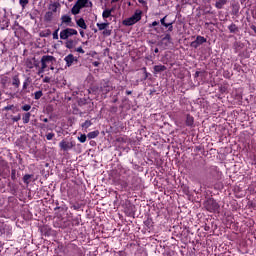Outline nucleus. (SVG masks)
Here are the masks:
<instances>
[{"label": "nucleus", "instance_id": "1", "mask_svg": "<svg viewBox=\"0 0 256 256\" xmlns=\"http://www.w3.org/2000/svg\"><path fill=\"white\" fill-rule=\"evenodd\" d=\"M41 67L38 69V75H43V73H45V69L47 68V65H49V63H57V58H55L54 56L51 55H44L42 56L41 60Z\"/></svg>", "mask_w": 256, "mask_h": 256}, {"label": "nucleus", "instance_id": "2", "mask_svg": "<svg viewBox=\"0 0 256 256\" xmlns=\"http://www.w3.org/2000/svg\"><path fill=\"white\" fill-rule=\"evenodd\" d=\"M102 93V95H107L108 93H111L113 91V85H111V82L109 80H102L100 82V87H93L92 91H99Z\"/></svg>", "mask_w": 256, "mask_h": 256}, {"label": "nucleus", "instance_id": "3", "mask_svg": "<svg viewBox=\"0 0 256 256\" xmlns=\"http://www.w3.org/2000/svg\"><path fill=\"white\" fill-rule=\"evenodd\" d=\"M204 207L210 213H215L216 211H219V203H217V201H215V199H208L204 203Z\"/></svg>", "mask_w": 256, "mask_h": 256}, {"label": "nucleus", "instance_id": "4", "mask_svg": "<svg viewBox=\"0 0 256 256\" xmlns=\"http://www.w3.org/2000/svg\"><path fill=\"white\" fill-rule=\"evenodd\" d=\"M137 21H141V14L139 13H136L132 17L124 20V25H128V26L135 25Z\"/></svg>", "mask_w": 256, "mask_h": 256}, {"label": "nucleus", "instance_id": "5", "mask_svg": "<svg viewBox=\"0 0 256 256\" xmlns=\"http://www.w3.org/2000/svg\"><path fill=\"white\" fill-rule=\"evenodd\" d=\"M77 43H79V40L77 37L73 36L66 40L65 46L67 49H73L77 46Z\"/></svg>", "mask_w": 256, "mask_h": 256}, {"label": "nucleus", "instance_id": "6", "mask_svg": "<svg viewBox=\"0 0 256 256\" xmlns=\"http://www.w3.org/2000/svg\"><path fill=\"white\" fill-rule=\"evenodd\" d=\"M59 147L62 149V151H70V149L73 147V142L62 140L59 143Z\"/></svg>", "mask_w": 256, "mask_h": 256}, {"label": "nucleus", "instance_id": "7", "mask_svg": "<svg viewBox=\"0 0 256 256\" xmlns=\"http://www.w3.org/2000/svg\"><path fill=\"white\" fill-rule=\"evenodd\" d=\"M205 41H207V40L205 39V37H203V36H198V37L196 38V40L191 43V47H194V49H197V47H199V45H203V43H205Z\"/></svg>", "mask_w": 256, "mask_h": 256}, {"label": "nucleus", "instance_id": "8", "mask_svg": "<svg viewBox=\"0 0 256 256\" xmlns=\"http://www.w3.org/2000/svg\"><path fill=\"white\" fill-rule=\"evenodd\" d=\"M64 61L66 62V67H71V65H73V63H75V61L77 62V59L75 58V56H73V54H68L64 58Z\"/></svg>", "mask_w": 256, "mask_h": 256}, {"label": "nucleus", "instance_id": "9", "mask_svg": "<svg viewBox=\"0 0 256 256\" xmlns=\"http://www.w3.org/2000/svg\"><path fill=\"white\" fill-rule=\"evenodd\" d=\"M169 39H171V36H169V34H167L166 37L163 38L162 41L158 45L160 47H163V49H167V47H169V45L171 44V41Z\"/></svg>", "mask_w": 256, "mask_h": 256}, {"label": "nucleus", "instance_id": "10", "mask_svg": "<svg viewBox=\"0 0 256 256\" xmlns=\"http://www.w3.org/2000/svg\"><path fill=\"white\" fill-rule=\"evenodd\" d=\"M92 3L89 0H78L76 2V6H78L80 9H83L85 7H91Z\"/></svg>", "mask_w": 256, "mask_h": 256}, {"label": "nucleus", "instance_id": "11", "mask_svg": "<svg viewBox=\"0 0 256 256\" xmlns=\"http://www.w3.org/2000/svg\"><path fill=\"white\" fill-rule=\"evenodd\" d=\"M61 8V4L59 2H50L48 9L52 13H57V9Z\"/></svg>", "mask_w": 256, "mask_h": 256}, {"label": "nucleus", "instance_id": "12", "mask_svg": "<svg viewBox=\"0 0 256 256\" xmlns=\"http://www.w3.org/2000/svg\"><path fill=\"white\" fill-rule=\"evenodd\" d=\"M12 85L15 87V89H19L21 86V80L19 79V75H14L12 77Z\"/></svg>", "mask_w": 256, "mask_h": 256}, {"label": "nucleus", "instance_id": "13", "mask_svg": "<svg viewBox=\"0 0 256 256\" xmlns=\"http://www.w3.org/2000/svg\"><path fill=\"white\" fill-rule=\"evenodd\" d=\"M154 74L157 75V73H163V71H167V66L165 65H155L154 66Z\"/></svg>", "mask_w": 256, "mask_h": 256}, {"label": "nucleus", "instance_id": "14", "mask_svg": "<svg viewBox=\"0 0 256 256\" xmlns=\"http://www.w3.org/2000/svg\"><path fill=\"white\" fill-rule=\"evenodd\" d=\"M160 23H161V25H163V27H166V29L169 28V31H171V27H172L171 25H173V23L171 21L167 22V16L162 18L160 20Z\"/></svg>", "mask_w": 256, "mask_h": 256}, {"label": "nucleus", "instance_id": "15", "mask_svg": "<svg viewBox=\"0 0 256 256\" xmlns=\"http://www.w3.org/2000/svg\"><path fill=\"white\" fill-rule=\"evenodd\" d=\"M186 125L187 127H193V125H195V118H193V116L188 114L186 116Z\"/></svg>", "mask_w": 256, "mask_h": 256}, {"label": "nucleus", "instance_id": "16", "mask_svg": "<svg viewBox=\"0 0 256 256\" xmlns=\"http://www.w3.org/2000/svg\"><path fill=\"white\" fill-rule=\"evenodd\" d=\"M22 121H23L24 125H27V123H29V121H31V113L30 112L25 113L22 117Z\"/></svg>", "mask_w": 256, "mask_h": 256}, {"label": "nucleus", "instance_id": "17", "mask_svg": "<svg viewBox=\"0 0 256 256\" xmlns=\"http://www.w3.org/2000/svg\"><path fill=\"white\" fill-rule=\"evenodd\" d=\"M87 137L88 139H96V137H99V131L95 130V131L89 132L87 134Z\"/></svg>", "mask_w": 256, "mask_h": 256}, {"label": "nucleus", "instance_id": "18", "mask_svg": "<svg viewBox=\"0 0 256 256\" xmlns=\"http://www.w3.org/2000/svg\"><path fill=\"white\" fill-rule=\"evenodd\" d=\"M75 33H60V38L63 40H68L70 37H73Z\"/></svg>", "mask_w": 256, "mask_h": 256}, {"label": "nucleus", "instance_id": "19", "mask_svg": "<svg viewBox=\"0 0 256 256\" xmlns=\"http://www.w3.org/2000/svg\"><path fill=\"white\" fill-rule=\"evenodd\" d=\"M71 13L72 15H79V13H81V8H79L77 4H75L71 9Z\"/></svg>", "mask_w": 256, "mask_h": 256}, {"label": "nucleus", "instance_id": "20", "mask_svg": "<svg viewBox=\"0 0 256 256\" xmlns=\"http://www.w3.org/2000/svg\"><path fill=\"white\" fill-rule=\"evenodd\" d=\"M45 21H53V12L49 10L44 16Z\"/></svg>", "mask_w": 256, "mask_h": 256}, {"label": "nucleus", "instance_id": "21", "mask_svg": "<svg viewBox=\"0 0 256 256\" xmlns=\"http://www.w3.org/2000/svg\"><path fill=\"white\" fill-rule=\"evenodd\" d=\"M93 125V122L91 120H86L84 123L81 124L82 129H89Z\"/></svg>", "mask_w": 256, "mask_h": 256}, {"label": "nucleus", "instance_id": "22", "mask_svg": "<svg viewBox=\"0 0 256 256\" xmlns=\"http://www.w3.org/2000/svg\"><path fill=\"white\" fill-rule=\"evenodd\" d=\"M144 225H145V227H147L148 229H151V227H153V219L148 218L147 220L144 221Z\"/></svg>", "mask_w": 256, "mask_h": 256}, {"label": "nucleus", "instance_id": "23", "mask_svg": "<svg viewBox=\"0 0 256 256\" xmlns=\"http://www.w3.org/2000/svg\"><path fill=\"white\" fill-rule=\"evenodd\" d=\"M77 25H79L81 29H87V24H85V20L83 18H80L77 21Z\"/></svg>", "mask_w": 256, "mask_h": 256}, {"label": "nucleus", "instance_id": "24", "mask_svg": "<svg viewBox=\"0 0 256 256\" xmlns=\"http://www.w3.org/2000/svg\"><path fill=\"white\" fill-rule=\"evenodd\" d=\"M31 177H33V175H31V174H26V175H24L23 176V183H25V185H29V183H30V179H31Z\"/></svg>", "mask_w": 256, "mask_h": 256}, {"label": "nucleus", "instance_id": "25", "mask_svg": "<svg viewBox=\"0 0 256 256\" xmlns=\"http://www.w3.org/2000/svg\"><path fill=\"white\" fill-rule=\"evenodd\" d=\"M26 67H28V69H33V67H39V64H33V61L27 60Z\"/></svg>", "mask_w": 256, "mask_h": 256}, {"label": "nucleus", "instance_id": "26", "mask_svg": "<svg viewBox=\"0 0 256 256\" xmlns=\"http://www.w3.org/2000/svg\"><path fill=\"white\" fill-rule=\"evenodd\" d=\"M80 224H81V218L79 217L72 218V225H74L75 227H78V225Z\"/></svg>", "mask_w": 256, "mask_h": 256}, {"label": "nucleus", "instance_id": "27", "mask_svg": "<svg viewBox=\"0 0 256 256\" xmlns=\"http://www.w3.org/2000/svg\"><path fill=\"white\" fill-rule=\"evenodd\" d=\"M62 23H71V16L69 15H63L61 17Z\"/></svg>", "mask_w": 256, "mask_h": 256}, {"label": "nucleus", "instance_id": "28", "mask_svg": "<svg viewBox=\"0 0 256 256\" xmlns=\"http://www.w3.org/2000/svg\"><path fill=\"white\" fill-rule=\"evenodd\" d=\"M43 97V91L39 90L34 93V99L38 101V99H41Z\"/></svg>", "mask_w": 256, "mask_h": 256}, {"label": "nucleus", "instance_id": "29", "mask_svg": "<svg viewBox=\"0 0 256 256\" xmlns=\"http://www.w3.org/2000/svg\"><path fill=\"white\" fill-rule=\"evenodd\" d=\"M102 17L104 19H108V17H111V10H104L102 13Z\"/></svg>", "mask_w": 256, "mask_h": 256}, {"label": "nucleus", "instance_id": "30", "mask_svg": "<svg viewBox=\"0 0 256 256\" xmlns=\"http://www.w3.org/2000/svg\"><path fill=\"white\" fill-rule=\"evenodd\" d=\"M3 111H13L15 113V105H7L3 108Z\"/></svg>", "mask_w": 256, "mask_h": 256}, {"label": "nucleus", "instance_id": "31", "mask_svg": "<svg viewBox=\"0 0 256 256\" xmlns=\"http://www.w3.org/2000/svg\"><path fill=\"white\" fill-rule=\"evenodd\" d=\"M29 83H31V78H27L24 82H23V87L22 89L25 90L27 89V87H29Z\"/></svg>", "mask_w": 256, "mask_h": 256}, {"label": "nucleus", "instance_id": "32", "mask_svg": "<svg viewBox=\"0 0 256 256\" xmlns=\"http://www.w3.org/2000/svg\"><path fill=\"white\" fill-rule=\"evenodd\" d=\"M142 71H144V81H147V79H149V76L151 75V73L147 72L146 67H143Z\"/></svg>", "mask_w": 256, "mask_h": 256}, {"label": "nucleus", "instance_id": "33", "mask_svg": "<svg viewBox=\"0 0 256 256\" xmlns=\"http://www.w3.org/2000/svg\"><path fill=\"white\" fill-rule=\"evenodd\" d=\"M78 141H80V143H85V141H87V135L81 134V135L78 137Z\"/></svg>", "mask_w": 256, "mask_h": 256}, {"label": "nucleus", "instance_id": "34", "mask_svg": "<svg viewBox=\"0 0 256 256\" xmlns=\"http://www.w3.org/2000/svg\"><path fill=\"white\" fill-rule=\"evenodd\" d=\"M225 5V0H220L219 2H216L217 9H222Z\"/></svg>", "mask_w": 256, "mask_h": 256}, {"label": "nucleus", "instance_id": "35", "mask_svg": "<svg viewBox=\"0 0 256 256\" xmlns=\"http://www.w3.org/2000/svg\"><path fill=\"white\" fill-rule=\"evenodd\" d=\"M138 181H139V177L133 176L132 181H131V185H133L134 187H137V182Z\"/></svg>", "mask_w": 256, "mask_h": 256}, {"label": "nucleus", "instance_id": "36", "mask_svg": "<svg viewBox=\"0 0 256 256\" xmlns=\"http://www.w3.org/2000/svg\"><path fill=\"white\" fill-rule=\"evenodd\" d=\"M19 3L21 5V7L23 9H25V7H27V5H29V0H20Z\"/></svg>", "mask_w": 256, "mask_h": 256}, {"label": "nucleus", "instance_id": "37", "mask_svg": "<svg viewBox=\"0 0 256 256\" xmlns=\"http://www.w3.org/2000/svg\"><path fill=\"white\" fill-rule=\"evenodd\" d=\"M11 179L12 181H15L17 179V170L15 169L11 170Z\"/></svg>", "mask_w": 256, "mask_h": 256}, {"label": "nucleus", "instance_id": "38", "mask_svg": "<svg viewBox=\"0 0 256 256\" xmlns=\"http://www.w3.org/2000/svg\"><path fill=\"white\" fill-rule=\"evenodd\" d=\"M22 111H31V105L25 104L21 107Z\"/></svg>", "mask_w": 256, "mask_h": 256}, {"label": "nucleus", "instance_id": "39", "mask_svg": "<svg viewBox=\"0 0 256 256\" xmlns=\"http://www.w3.org/2000/svg\"><path fill=\"white\" fill-rule=\"evenodd\" d=\"M12 121L14 123H17V121H21V114H18L17 116H13Z\"/></svg>", "mask_w": 256, "mask_h": 256}, {"label": "nucleus", "instance_id": "40", "mask_svg": "<svg viewBox=\"0 0 256 256\" xmlns=\"http://www.w3.org/2000/svg\"><path fill=\"white\" fill-rule=\"evenodd\" d=\"M53 137H55V133H48V134L46 135L47 141L53 140Z\"/></svg>", "mask_w": 256, "mask_h": 256}, {"label": "nucleus", "instance_id": "41", "mask_svg": "<svg viewBox=\"0 0 256 256\" xmlns=\"http://www.w3.org/2000/svg\"><path fill=\"white\" fill-rule=\"evenodd\" d=\"M61 33H77V32H76V30L67 28V29L63 30Z\"/></svg>", "mask_w": 256, "mask_h": 256}, {"label": "nucleus", "instance_id": "42", "mask_svg": "<svg viewBox=\"0 0 256 256\" xmlns=\"http://www.w3.org/2000/svg\"><path fill=\"white\" fill-rule=\"evenodd\" d=\"M98 27H99L100 31H103V29H105L107 27V24L106 23L98 24Z\"/></svg>", "mask_w": 256, "mask_h": 256}, {"label": "nucleus", "instance_id": "43", "mask_svg": "<svg viewBox=\"0 0 256 256\" xmlns=\"http://www.w3.org/2000/svg\"><path fill=\"white\" fill-rule=\"evenodd\" d=\"M54 65V63H49V64H47V67H49V70L50 71H55V66H53Z\"/></svg>", "mask_w": 256, "mask_h": 256}, {"label": "nucleus", "instance_id": "44", "mask_svg": "<svg viewBox=\"0 0 256 256\" xmlns=\"http://www.w3.org/2000/svg\"><path fill=\"white\" fill-rule=\"evenodd\" d=\"M138 3L143 5V7H147V1H145V0H138Z\"/></svg>", "mask_w": 256, "mask_h": 256}, {"label": "nucleus", "instance_id": "45", "mask_svg": "<svg viewBox=\"0 0 256 256\" xmlns=\"http://www.w3.org/2000/svg\"><path fill=\"white\" fill-rule=\"evenodd\" d=\"M76 51L77 53H85V50H83V47H78Z\"/></svg>", "mask_w": 256, "mask_h": 256}, {"label": "nucleus", "instance_id": "46", "mask_svg": "<svg viewBox=\"0 0 256 256\" xmlns=\"http://www.w3.org/2000/svg\"><path fill=\"white\" fill-rule=\"evenodd\" d=\"M230 31H231V32L237 31V26L231 25V26H230Z\"/></svg>", "mask_w": 256, "mask_h": 256}, {"label": "nucleus", "instance_id": "47", "mask_svg": "<svg viewBox=\"0 0 256 256\" xmlns=\"http://www.w3.org/2000/svg\"><path fill=\"white\" fill-rule=\"evenodd\" d=\"M50 81H51V78H49V77H45L43 79V83H50Z\"/></svg>", "mask_w": 256, "mask_h": 256}, {"label": "nucleus", "instance_id": "48", "mask_svg": "<svg viewBox=\"0 0 256 256\" xmlns=\"http://www.w3.org/2000/svg\"><path fill=\"white\" fill-rule=\"evenodd\" d=\"M92 65H93L94 67H99V65H101V63L98 62V61H94V62H92Z\"/></svg>", "mask_w": 256, "mask_h": 256}, {"label": "nucleus", "instance_id": "49", "mask_svg": "<svg viewBox=\"0 0 256 256\" xmlns=\"http://www.w3.org/2000/svg\"><path fill=\"white\" fill-rule=\"evenodd\" d=\"M47 124H40V129H47Z\"/></svg>", "mask_w": 256, "mask_h": 256}, {"label": "nucleus", "instance_id": "50", "mask_svg": "<svg viewBox=\"0 0 256 256\" xmlns=\"http://www.w3.org/2000/svg\"><path fill=\"white\" fill-rule=\"evenodd\" d=\"M53 39H59V34L58 33H53Z\"/></svg>", "mask_w": 256, "mask_h": 256}, {"label": "nucleus", "instance_id": "51", "mask_svg": "<svg viewBox=\"0 0 256 256\" xmlns=\"http://www.w3.org/2000/svg\"><path fill=\"white\" fill-rule=\"evenodd\" d=\"M72 208H73L75 211H78V209H80L79 205H73Z\"/></svg>", "mask_w": 256, "mask_h": 256}, {"label": "nucleus", "instance_id": "52", "mask_svg": "<svg viewBox=\"0 0 256 256\" xmlns=\"http://www.w3.org/2000/svg\"><path fill=\"white\" fill-rule=\"evenodd\" d=\"M48 35H49V33H47V34L43 33V34H40V37H48Z\"/></svg>", "mask_w": 256, "mask_h": 256}, {"label": "nucleus", "instance_id": "53", "mask_svg": "<svg viewBox=\"0 0 256 256\" xmlns=\"http://www.w3.org/2000/svg\"><path fill=\"white\" fill-rule=\"evenodd\" d=\"M158 24H159V22L154 21V22L152 23V26H153V27H156V25H158Z\"/></svg>", "mask_w": 256, "mask_h": 256}, {"label": "nucleus", "instance_id": "54", "mask_svg": "<svg viewBox=\"0 0 256 256\" xmlns=\"http://www.w3.org/2000/svg\"><path fill=\"white\" fill-rule=\"evenodd\" d=\"M133 92L131 90L126 91V95H131Z\"/></svg>", "mask_w": 256, "mask_h": 256}, {"label": "nucleus", "instance_id": "55", "mask_svg": "<svg viewBox=\"0 0 256 256\" xmlns=\"http://www.w3.org/2000/svg\"><path fill=\"white\" fill-rule=\"evenodd\" d=\"M42 121H43L44 123H49V119H47V118L42 119Z\"/></svg>", "mask_w": 256, "mask_h": 256}, {"label": "nucleus", "instance_id": "56", "mask_svg": "<svg viewBox=\"0 0 256 256\" xmlns=\"http://www.w3.org/2000/svg\"><path fill=\"white\" fill-rule=\"evenodd\" d=\"M154 53H159V48H155Z\"/></svg>", "mask_w": 256, "mask_h": 256}, {"label": "nucleus", "instance_id": "57", "mask_svg": "<svg viewBox=\"0 0 256 256\" xmlns=\"http://www.w3.org/2000/svg\"><path fill=\"white\" fill-rule=\"evenodd\" d=\"M245 1H247V0H240V3L243 5V3H245Z\"/></svg>", "mask_w": 256, "mask_h": 256}, {"label": "nucleus", "instance_id": "58", "mask_svg": "<svg viewBox=\"0 0 256 256\" xmlns=\"http://www.w3.org/2000/svg\"><path fill=\"white\" fill-rule=\"evenodd\" d=\"M95 55H97V52L92 53V57H95Z\"/></svg>", "mask_w": 256, "mask_h": 256}, {"label": "nucleus", "instance_id": "59", "mask_svg": "<svg viewBox=\"0 0 256 256\" xmlns=\"http://www.w3.org/2000/svg\"><path fill=\"white\" fill-rule=\"evenodd\" d=\"M118 1H120V0H112V3H117Z\"/></svg>", "mask_w": 256, "mask_h": 256}, {"label": "nucleus", "instance_id": "60", "mask_svg": "<svg viewBox=\"0 0 256 256\" xmlns=\"http://www.w3.org/2000/svg\"><path fill=\"white\" fill-rule=\"evenodd\" d=\"M253 165H255V166H256V157L254 158V163H253Z\"/></svg>", "mask_w": 256, "mask_h": 256}, {"label": "nucleus", "instance_id": "61", "mask_svg": "<svg viewBox=\"0 0 256 256\" xmlns=\"http://www.w3.org/2000/svg\"><path fill=\"white\" fill-rule=\"evenodd\" d=\"M195 75H196V77H199V72H196Z\"/></svg>", "mask_w": 256, "mask_h": 256}, {"label": "nucleus", "instance_id": "62", "mask_svg": "<svg viewBox=\"0 0 256 256\" xmlns=\"http://www.w3.org/2000/svg\"><path fill=\"white\" fill-rule=\"evenodd\" d=\"M253 149H254V151H255V153H256V145L253 147Z\"/></svg>", "mask_w": 256, "mask_h": 256}, {"label": "nucleus", "instance_id": "63", "mask_svg": "<svg viewBox=\"0 0 256 256\" xmlns=\"http://www.w3.org/2000/svg\"><path fill=\"white\" fill-rule=\"evenodd\" d=\"M82 37H85V33H81Z\"/></svg>", "mask_w": 256, "mask_h": 256}, {"label": "nucleus", "instance_id": "64", "mask_svg": "<svg viewBox=\"0 0 256 256\" xmlns=\"http://www.w3.org/2000/svg\"><path fill=\"white\" fill-rule=\"evenodd\" d=\"M12 97H17V94H13Z\"/></svg>", "mask_w": 256, "mask_h": 256}]
</instances>
